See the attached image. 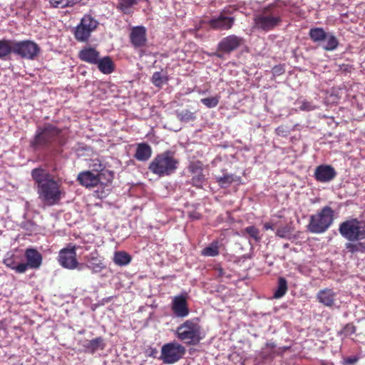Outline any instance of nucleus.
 Listing matches in <instances>:
<instances>
[{
	"label": "nucleus",
	"instance_id": "bb28decb",
	"mask_svg": "<svg viewBox=\"0 0 365 365\" xmlns=\"http://www.w3.org/2000/svg\"><path fill=\"white\" fill-rule=\"evenodd\" d=\"M83 346L86 348V349L91 352L94 353L98 349H104V344H103V339L102 337H96L92 340L86 341L83 345Z\"/></svg>",
	"mask_w": 365,
	"mask_h": 365
},
{
	"label": "nucleus",
	"instance_id": "ddd939ff",
	"mask_svg": "<svg viewBox=\"0 0 365 365\" xmlns=\"http://www.w3.org/2000/svg\"><path fill=\"white\" fill-rule=\"evenodd\" d=\"M235 22V18L227 15L226 11L221 12L218 16H213L209 21L210 26L217 30H229Z\"/></svg>",
	"mask_w": 365,
	"mask_h": 365
},
{
	"label": "nucleus",
	"instance_id": "58836bf2",
	"mask_svg": "<svg viewBox=\"0 0 365 365\" xmlns=\"http://www.w3.org/2000/svg\"><path fill=\"white\" fill-rule=\"evenodd\" d=\"M245 232L248 234L255 242H259L261 237L259 230L255 226H248L245 229Z\"/></svg>",
	"mask_w": 365,
	"mask_h": 365
},
{
	"label": "nucleus",
	"instance_id": "6e6552de",
	"mask_svg": "<svg viewBox=\"0 0 365 365\" xmlns=\"http://www.w3.org/2000/svg\"><path fill=\"white\" fill-rule=\"evenodd\" d=\"M98 22L90 15H85L76 27L74 35L78 41H86L97 28Z\"/></svg>",
	"mask_w": 365,
	"mask_h": 365
},
{
	"label": "nucleus",
	"instance_id": "b1692460",
	"mask_svg": "<svg viewBox=\"0 0 365 365\" xmlns=\"http://www.w3.org/2000/svg\"><path fill=\"white\" fill-rule=\"evenodd\" d=\"M86 267L93 273L100 272L105 268L101 259L93 256L86 257Z\"/></svg>",
	"mask_w": 365,
	"mask_h": 365
},
{
	"label": "nucleus",
	"instance_id": "c03bdc74",
	"mask_svg": "<svg viewBox=\"0 0 365 365\" xmlns=\"http://www.w3.org/2000/svg\"><path fill=\"white\" fill-rule=\"evenodd\" d=\"M264 228L265 230H274V225L272 223L266 222L264 225Z\"/></svg>",
	"mask_w": 365,
	"mask_h": 365
},
{
	"label": "nucleus",
	"instance_id": "a19ab883",
	"mask_svg": "<svg viewBox=\"0 0 365 365\" xmlns=\"http://www.w3.org/2000/svg\"><path fill=\"white\" fill-rule=\"evenodd\" d=\"M346 249L352 253L362 251L365 247L361 244H353L351 242L345 244Z\"/></svg>",
	"mask_w": 365,
	"mask_h": 365
},
{
	"label": "nucleus",
	"instance_id": "c85d7f7f",
	"mask_svg": "<svg viewBox=\"0 0 365 365\" xmlns=\"http://www.w3.org/2000/svg\"><path fill=\"white\" fill-rule=\"evenodd\" d=\"M327 33L319 27L312 28L309 31L311 40L314 43H322Z\"/></svg>",
	"mask_w": 365,
	"mask_h": 365
},
{
	"label": "nucleus",
	"instance_id": "9b49d317",
	"mask_svg": "<svg viewBox=\"0 0 365 365\" xmlns=\"http://www.w3.org/2000/svg\"><path fill=\"white\" fill-rule=\"evenodd\" d=\"M59 134V130L55 127L48 125L43 130H38L34 139L31 141V146L34 149L46 145L52 142Z\"/></svg>",
	"mask_w": 365,
	"mask_h": 365
},
{
	"label": "nucleus",
	"instance_id": "a878e982",
	"mask_svg": "<svg viewBox=\"0 0 365 365\" xmlns=\"http://www.w3.org/2000/svg\"><path fill=\"white\" fill-rule=\"evenodd\" d=\"M4 264L11 269L15 270L17 273H24L26 272V264L19 263L16 261L14 256L6 257L4 259Z\"/></svg>",
	"mask_w": 365,
	"mask_h": 365
},
{
	"label": "nucleus",
	"instance_id": "37998d69",
	"mask_svg": "<svg viewBox=\"0 0 365 365\" xmlns=\"http://www.w3.org/2000/svg\"><path fill=\"white\" fill-rule=\"evenodd\" d=\"M358 359L355 356L353 357H348L344 359V363L347 365H354L356 361Z\"/></svg>",
	"mask_w": 365,
	"mask_h": 365
},
{
	"label": "nucleus",
	"instance_id": "c9c22d12",
	"mask_svg": "<svg viewBox=\"0 0 365 365\" xmlns=\"http://www.w3.org/2000/svg\"><path fill=\"white\" fill-rule=\"evenodd\" d=\"M50 4L55 8H65L72 6L80 2L81 0H48Z\"/></svg>",
	"mask_w": 365,
	"mask_h": 365
},
{
	"label": "nucleus",
	"instance_id": "a211bd4d",
	"mask_svg": "<svg viewBox=\"0 0 365 365\" xmlns=\"http://www.w3.org/2000/svg\"><path fill=\"white\" fill-rule=\"evenodd\" d=\"M130 38L131 43L135 47L143 46L147 41L145 28L143 26L133 27L130 34Z\"/></svg>",
	"mask_w": 365,
	"mask_h": 365
},
{
	"label": "nucleus",
	"instance_id": "20e7f679",
	"mask_svg": "<svg viewBox=\"0 0 365 365\" xmlns=\"http://www.w3.org/2000/svg\"><path fill=\"white\" fill-rule=\"evenodd\" d=\"M178 161L170 152H165L158 155L151 161L148 169L159 176L169 175L178 168Z\"/></svg>",
	"mask_w": 365,
	"mask_h": 365
},
{
	"label": "nucleus",
	"instance_id": "f8f14e48",
	"mask_svg": "<svg viewBox=\"0 0 365 365\" xmlns=\"http://www.w3.org/2000/svg\"><path fill=\"white\" fill-rule=\"evenodd\" d=\"M58 262L66 269H74L78 266L76 259V247L74 246H68L60 250L58 255Z\"/></svg>",
	"mask_w": 365,
	"mask_h": 365
},
{
	"label": "nucleus",
	"instance_id": "5701e85b",
	"mask_svg": "<svg viewBox=\"0 0 365 365\" xmlns=\"http://www.w3.org/2000/svg\"><path fill=\"white\" fill-rule=\"evenodd\" d=\"M322 48L327 51H333L339 46V41L333 33L328 32L322 42Z\"/></svg>",
	"mask_w": 365,
	"mask_h": 365
},
{
	"label": "nucleus",
	"instance_id": "f704fd0d",
	"mask_svg": "<svg viewBox=\"0 0 365 365\" xmlns=\"http://www.w3.org/2000/svg\"><path fill=\"white\" fill-rule=\"evenodd\" d=\"M177 118L182 122L188 123L195 119L196 116L194 113L188 110H182L176 111Z\"/></svg>",
	"mask_w": 365,
	"mask_h": 365
},
{
	"label": "nucleus",
	"instance_id": "2eb2a0df",
	"mask_svg": "<svg viewBox=\"0 0 365 365\" xmlns=\"http://www.w3.org/2000/svg\"><path fill=\"white\" fill-rule=\"evenodd\" d=\"M189 172L192 174V183L194 186L201 187L205 180V176L203 174V168L202 163L199 161L192 162L188 167Z\"/></svg>",
	"mask_w": 365,
	"mask_h": 365
},
{
	"label": "nucleus",
	"instance_id": "f257e3e1",
	"mask_svg": "<svg viewBox=\"0 0 365 365\" xmlns=\"http://www.w3.org/2000/svg\"><path fill=\"white\" fill-rule=\"evenodd\" d=\"M31 176L36 184L38 198L47 205L57 204L61 198V184L53 176L41 168H34Z\"/></svg>",
	"mask_w": 365,
	"mask_h": 365
},
{
	"label": "nucleus",
	"instance_id": "ea45409f",
	"mask_svg": "<svg viewBox=\"0 0 365 365\" xmlns=\"http://www.w3.org/2000/svg\"><path fill=\"white\" fill-rule=\"evenodd\" d=\"M291 228L288 225L281 226L276 231V235L281 238H287L291 234Z\"/></svg>",
	"mask_w": 365,
	"mask_h": 365
},
{
	"label": "nucleus",
	"instance_id": "4c0bfd02",
	"mask_svg": "<svg viewBox=\"0 0 365 365\" xmlns=\"http://www.w3.org/2000/svg\"><path fill=\"white\" fill-rule=\"evenodd\" d=\"M200 101L206 107H207L209 108H215L217 106V104L219 103V101H220V97L216 96H212V97H209V98H202L200 100Z\"/></svg>",
	"mask_w": 365,
	"mask_h": 365
},
{
	"label": "nucleus",
	"instance_id": "412c9836",
	"mask_svg": "<svg viewBox=\"0 0 365 365\" xmlns=\"http://www.w3.org/2000/svg\"><path fill=\"white\" fill-rule=\"evenodd\" d=\"M79 58L83 61L96 64L99 58V53L93 48L86 47L79 52Z\"/></svg>",
	"mask_w": 365,
	"mask_h": 365
},
{
	"label": "nucleus",
	"instance_id": "473e14b6",
	"mask_svg": "<svg viewBox=\"0 0 365 365\" xmlns=\"http://www.w3.org/2000/svg\"><path fill=\"white\" fill-rule=\"evenodd\" d=\"M287 291V283L284 278L280 277L278 281V286L274 293V298L279 299L282 297Z\"/></svg>",
	"mask_w": 365,
	"mask_h": 365
},
{
	"label": "nucleus",
	"instance_id": "7c9ffc66",
	"mask_svg": "<svg viewBox=\"0 0 365 365\" xmlns=\"http://www.w3.org/2000/svg\"><path fill=\"white\" fill-rule=\"evenodd\" d=\"M113 261L115 264L119 266H125L130 263L131 257L125 252L120 251L114 254Z\"/></svg>",
	"mask_w": 365,
	"mask_h": 365
},
{
	"label": "nucleus",
	"instance_id": "393cba45",
	"mask_svg": "<svg viewBox=\"0 0 365 365\" xmlns=\"http://www.w3.org/2000/svg\"><path fill=\"white\" fill-rule=\"evenodd\" d=\"M98 68L104 74L111 73L114 71V65L110 57L106 56L98 60Z\"/></svg>",
	"mask_w": 365,
	"mask_h": 365
},
{
	"label": "nucleus",
	"instance_id": "79ce46f5",
	"mask_svg": "<svg viewBox=\"0 0 365 365\" xmlns=\"http://www.w3.org/2000/svg\"><path fill=\"white\" fill-rule=\"evenodd\" d=\"M315 106H313L311 103L307 101L302 102V105L300 106V109L302 110H312L315 109Z\"/></svg>",
	"mask_w": 365,
	"mask_h": 365
},
{
	"label": "nucleus",
	"instance_id": "f03ea898",
	"mask_svg": "<svg viewBox=\"0 0 365 365\" xmlns=\"http://www.w3.org/2000/svg\"><path fill=\"white\" fill-rule=\"evenodd\" d=\"M175 335L179 340L189 345H197L205 336L197 319H187L180 324Z\"/></svg>",
	"mask_w": 365,
	"mask_h": 365
},
{
	"label": "nucleus",
	"instance_id": "c756f323",
	"mask_svg": "<svg viewBox=\"0 0 365 365\" xmlns=\"http://www.w3.org/2000/svg\"><path fill=\"white\" fill-rule=\"evenodd\" d=\"M220 245L218 241H213L207 247L201 251V255L205 257H216L220 254Z\"/></svg>",
	"mask_w": 365,
	"mask_h": 365
},
{
	"label": "nucleus",
	"instance_id": "f3484780",
	"mask_svg": "<svg viewBox=\"0 0 365 365\" xmlns=\"http://www.w3.org/2000/svg\"><path fill=\"white\" fill-rule=\"evenodd\" d=\"M336 297V293L330 288L322 289L316 295L317 301L327 307H332L335 305Z\"/></svg>",
	"mask_w": 365,
	"mask_h": 365
},
{
	"label": "nucleus",
	"instance_id": "39448f33",
	"mask_svg": "<svg viewBox=\"0 0 365 365\" xmlns=\"http://www.w3.org/2000/svg\"><path fill=\"white\" fill-rule=\"evenodd\" d=\"M340 235L349 242L365 239V220L351 218L341 222L339 226Z\"/></svg>",
	"mask_w": 365,
	"mask_h": 365
},
{
	"label": "nucleus",
	"instance_id": "2f4dec72",
	"mask_svg": "<svg viewBox=\"0 0 365 365\" xmlns=\"http://www.w3.org/2000/svg\"><path fill=\"white\" fill-rule=\"evenodd\" d=\"M151 81L153 85L158 88H161L164 83L168 81L167 75L162 73L161 72H155L151 78Z\"/></svg>",
	"mask_w": 365,
	"mask_h": 365
},
{
	"label": "nucleus",
	"instance_id": "72a5a7b5",
	"mask_svg": "<svg viewBox=\"0 0 365 365\" xmlns=\"http://www.w3.org/2000/svg\"><path fill=\"white\" fill-rule=\"evenodd\" d=\"M140 0H119L117 8L124 14H129L130 8L137 4Z\"/></svg>",
	"mask_w": 365,
	"mask_h": 365
},
{
	"label": "nucleus",
	"instance_id": "a18cd8bd",
	"mask_svg": "<svg viewBox=\"0 0 365 365\" xmlns=\"http://www.w3.org/2000/svg\"><path fill=\"white\" fill-rule=\"evenodd\" d=\"M93 167H95L94 170L96 171L102 170L103 169V166L101 163H99L98 165L94 164Z\"/></svg>",
	"mask_w": 365,
	"mask_h": 365
},
{
	"label": "nucleus",
	"instance_id": "1a4fd4ad",
	"mask_svg": "<svg viewBox=\"0 0 365 365\" xmlns=\"http://www.w3.org/2000/svg\"><path fill=\"white\" fill-rule=\"evenodd\" d=\"M245 40L241 36L237 35H229L220 40L217 45L218 57H222L223 54L230 53L244 46Z\"/></svg>",
	"mask_w": 365,
	"mask_h": 365
},
{
	"label": "nucleus",
	"instance_id": "e433bc0d",
	"mask_svg": "<svg viewBox=\"0 0 365 365\" xmlns=\"http://www.w3.org/2000/svg\"><path fill=\"white\" fill-rule=\"evenodd\" d=\"M13 52V43L6 41H0V58H3Z\"/></svg>",
	"mask_w": 365,
	"mask_h": 365
},
{
	"label": "nucleus",
	"instance_id": "4468645a",
	"mask_svg": "<svg viewBox=\"0 0 365 365\" xmlns=\"http://www.w3.org/2000/svg\"><path fill=\"white\" fill-rule=\"evenodd\" d=\"M171 308L177 317L185 318L190 313L186 297L183 295L173 297Z\"/></svg>",
	"mask_w": 365,
	"mask_h": 365
},
{
	"label": "nucleus",
	"instance_id": "6ab92c4d",
	"mask_svg": "<svg viewBox=\"0 0 365 365\" xmlns=\"http://www.w3.org/2000/svg\"><path fill=\"white\" fill-rule=\"evenodd\" d=\"M25 257L27 262L26 271L28 268L38 269L42 263V256L40 252L34 249H27L25 252Z\"/></svg>",
	"mask_w": 365,
	"mask_h": 365
},
{
	"label": "nucleus",
	"instance_id": "9d476101",
	"mask_svg": "<svg viewBox=\"0 0 365 365\" xmlns=\"http://www.w3.org/2000/svg\"><path fill=\"white\" fill-rule=\"evenodd\" d=\"M39 51V46L32 41L26 40L13 42V53L22 58L34 59Z\"/></svg>",
	"mask_w": 365,
	"mask_h": 365
},
{
	"label": "nucleus",
	"instance_id": "423d86ee",
	"mask_svg": "<svg viewBox=\"0 0 365 365\" xmlns=\"http://www.w3.org/2000/svg\"><path fill=\"white\" fill-rule=\"evenodd\" d=\"M279 21V9L272 5L265 8L262 13L255 18L256 26L264 31L272 29Z\"/></svg>",
	"mask_w": 365,
	"mask_h": 365
},
{
	"label": "nucleus",
	"instance_id": "0eeeda50",
	"mask_svg": "<svg viewBox=\"0 0 365 365\" xmlns=\"http://www.w3.org/2000/svg\"><path fill=\"white\" fill-rule=\"evenodd\" d=\"M185 348L178 342H170L161 348L160 359L167 364L178 361L185 355Z\"/></svg>",
	"mask_w": 365,
	"mask_h": 365
},
{
	"label": "nucleus",
	"instance_id": "7ed1b4c3",
	"mask_svg": "<svg viewBox=\"0 0 365 365\" xmlns=\"http://www.w3.org/2000/svg\"><path fill=\"white\" fill-rule=\"evenodd\" d=\"M334 220V211L331 207L325 206L310 216L307 230L313 234L324 233L331 226Z\"/></svg>",
	"mask_w": 365,
	"mask_h": 365
},
{
	"label": "nucleus",
	"instance_id": "aec40b11",
	"mask_svg": "<svg viewBox=\"0 0 365 365\" xmlns=\"http://www.w3.org/2000/svg\"><path fill=\"white\" fill-rule=\"evenodd\" d=\"M79 182L85 187H95L99 182V178L97 175L91 171H86L79 173L78 176Z\"/></svg>",
	"mask_w": 365,
	"mask_h": 365
},
{
	"label": "nucleus",
	"instance_id": "cd10ccee",
	"mask_svg": "<svg viewBox=\"0 0 365 365\" xmlns=\"http://www.w3.org/2000/svg\"><path fill=\"white\" fill-rule=\"evenodd\" d=\"M215 178L217 182L221 187H227L233 182L240 180V178H237V176L227 173H223L222 176L215 175Z\"/></svg>",
	"mask_w": 365,
	"mask_h": 365
},
{
	"label": "nucleus",
	"instance_id": "dca6fc26",
	"mask_svg": "<svg viewBox=\"0 0 365 365\" xmlns=\"http://www.w3.org/2000/svg\"><path fill=\"white\" fill-rule=\"evenodd\" d=\"M336 175L334 168L329 165H321L317 167L314 172L316 180L321 182L332 180Z\"/></svg>",
	"mask_w": 365,
	"mask_h": 365
},
{
	"label": "nucleus",
	"instance_id": "4be33fe9",
	"mask_svg": "<svg viewBox=\"0 0 365 365\" xmlns=\"http://www.w3.org/2000/svg\"><path fill=\"white\" fill-rule=\"evenodd\" d=\"M152 155L151 147L145 143H139L137 145L136 151L134 157L139 161H147Z\"/></svg>",
	"mask_w": 365,
	"mask_h": 365
}]
</instances>
